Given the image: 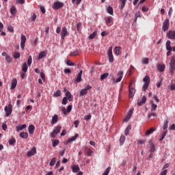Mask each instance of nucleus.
Segmentation results:
<instances>
[{
	"label": "nucleus",
	"instance_id": "nucleus-1",
	"mask_svg": "<svg viewBox=\"0 0 175 175\" xmlns=\"http://www.w3.org/2000/svg\"><path fill=\"white\" fill-rule=\"evenodd\" d=\"M31 64L32 56L29 55L27 59V62H25L22 66V71L23 72V73H27V71L28 70V66H31Z\"/></svg>",
	"mask_w": 175,
	"mask_h": 175
},
{
	"label": "nucleus",
	"instance_id": "nucleus-2",
	"mask_svg": "<svg viewBox=\"0 0 175 175\" xmlns=\"http://www.w3.org/2000/svg\"><path fill=\"white\" fill-rule=\"evenodd\" d=\"M143 81L144 82V86H143V90L146 91L147 88H148V85H150V77L146 75L144 78Z\"/></svg>",
	"mask_w": 175,
	"mask_h": 175
},
{
	"label": "nucleus",
	"instance_id": "nucleus-3",
	"mask_svg": "<svg viewBox=\"0 0 175 175\" xmlns=\"http://www.w3.org/2000/svg\"><path fill=\"white\" fill-rule=\"evenodd\" d=\"M108 59L111 64L114 62V57L113 56V46H110L108 49L107 52Z\"/></svg>",
	"mask_w": 175,
	"mask_h": 175
},
{
	"label": "nucleus",
	"instance_id": "nucleus-4",
	"mask_svg": "<svg viewBox=\"0 0 175 175\" xmlns=\"http://www.w3.org/2000/svg\"><path fill=\"white\" fill-rule=\"evenodd\" d=\"M174 70H175V58L171 59V61L170 62V75H174Z\"/></svg>",
	"mask_w": 175,
	"mask_h": 175
},
{
	"label": "nucleus",
	"instance_id": "nucleus-5",
	"mask_svg": "<svg viewBox=\"0 0 175 175\" xmlns=\"http://www.w3.org/2000/svg\"><path fill=\"white\" fill-rule=\"evenodd\" d=\"M4 110L5 111L6 117H9V116L12 114V111H13V106L12 104H9L8 106L5 107Z\"/></svg>",
	"mask_w": 175,
	"mask_h": 175
},
{
	"label": "nucleus",
	"instance_id": "nucleus-6",
	"mask_svg": "<svg viewBox=\"0 0 175 175\" xmlns=\"http://www.w3.org/2000/svg\"><path fill=\"white\" fill-rule=\"evenodd\" d=\"M61 129H62V126H56L55 129L53 130V133H51V137L52 139H54V137L57 136V134L61 132Z\"/></svg>",
	"mask_w": 175,
	"mask_h": 175
},
{
	"label": "nucleus",
	"instance_id": "nucleus-7",
	"mask_svg": "<svg viewBox=\"0 0 175 175\" xmlns=\"http://www.w3.org/2000/svg\"><path fill=\"white\" fill-rule=\"evenodd\" d=\"M92 87L90 85H86L85 89H82L80 92H79V96H84V95H87L88 94V90H91Z\"/></svg>",
	"mask_w": 175,
	"mask_h": 175
},
{
	"label": "nucleus",
	"instance_id": "nucleus-8",
	"mask_svg": "<svg viewBox=\"0 0 175 175\" xmlns=\"http://www.w3.org/2000/svg\"><path fill=\"white\" fill-rule=\"evenodd\" d=\"M53 9L54 10H58V9H61V8H64V4L62 2L56 1L53 5Z\"/></svg>",
	"mask_w": 175,
	"mask_h": 175
},
{
	"label": "nucleus",
	"instance_id": "nucleus-9",
	"mask_svg": "<svg viewBox=\"0 0 175 175\" xmlns=\"http://www.w3.org/2000/svg\"><path fill=\"white\" fill-rule=\"evenodd\" d=\"M122 75H124V72L119 71L117 74V76H119V77L116 80V78L113 79V83H120L121 80H122Z\"/></svg>",
	"mask_w": 175,
	"mask_h": 175
},
{
	"label": "nucleus",
	"instance_id": "nucleus-10",
	"mask_svg": "<svg viewBox=\"0 0 175 175\" xmlns=\"http://www.w3.org/2000/svg\"><path fill=\"white\" fill-rule=\"evenodd\" d=\"M82 75H83V70H81L79 71V72L78 73V75L77 76V78L75 80V84H77V83L81 82V80H83L82 78H81Z\"/></svg>",
	"mask_w": 175,
	"mask_h": 175
},
{
	"label": "nucleus",
	"instance_id": "nucleus-11",
	"mask_svg": "<svg viewBox=\"0 0 175 175\" xmlns=\"http://www.w3.org/2000/svg\"><path fill=\"white\" fill-rule=\"evenodd\" d=\"M129 98H133V96H135V94L136 93V90L134 88H129Z\"/></svg>",
	"mask_w": 175,
	"mask_h": 175
},
{
	"label": "nucleus",
	"instance_id": "nucleus-12",
	"mask_svg": "<svg viewBox=\"0 0 175 175\" xmlns=\"http://www.w3.org/2000/svg\"><path fill=\"white\" fill-rule=\"evenodd\" d=\"M79 137V134H75V136L72 137L71 138H68L67 139V141L64 143V144H66V146H68V144L69 143H70V142H75V140H76V139H77Z\"/></svg>",
	"mask_w": 175,
	"mask_h": 175
},
{
	"label": "nucleus",
	"instance_id": "nucleus-13",
	"mask_svg": "<svg viewBox=\"0 0 175 175\" xmlns=\"http://www.w3.org/2000/svg\"><path fill=\"white\" fill-rule=\"evenodd\" d=\"M169 19L166 18L163 25V31H164V32L169 29Z\"/></svg>",
	"mask_w": 175,
	"mask_h": 175
},
{
	"label": "nucleus",
	"instance_id": "nucleus-14",
	"mask_svg": "<svg viewBox=\"0 0 175 175\" xmlns=\"http://www.w3.org/2000/svg\"><path fill=\"white\" fill-rule=\"evenodd\" d=\"M146 102H147V97H146V96H143L142 100H138L137 105L143 106V105L146 104Z\"/></svg>",
	"mask_w": 175,
	"mask_h": 175
},
{
	"label": "nucleus",
	"instance_id": "nucleus-15",
	"mask_svg": "<svg viewBox=\"0 0 175 175\" xmlns=\"http://www.w3.org/2000/svg\"><path fill=\"white\" fill-rule=\"evenodd\" d=\"M25 42H27V37L25 36H21V47L22 50H24V47H25Z\"/></svg>",
	"mask_w": 175,
	"mask_h": 175
},
{
	"label": "nucleus",
	"instance_id": "nucleus-16",
	"mask_svg": "<svg viewBox=\"0 0 175 175\" xmlns=\"http://www.w3.org/2000/svg\"><path fill=\"white\" fill-rule=\"evenodd\" d=\"M167 38L168 39H175V31L170 30L167 33Z\"/></svg>",
	"mask_w": 175,
	"mask_h": 175
},
{
	"label": "nucleus",
	"instance_id": "nucleus-17",
	"mask_svg": "<svg viewBox=\"0 0 175 175\" xmlns=\"http://www.w3.org/2000/svg\"><path fill=\"white\" fill-rule=\"evenodd\" d=\"M66 35H68V30L66 29V27H63L61 32L62 39H65Z\"/></svg>",
	"mask_w": 175,
	"mask_h": 175
},
{
	"label": "nucleus",
	"instance_id": "nucleus-18",
	"mask_svg": "<svg viewBox=\"0 0 175 175\" xmlns=\"http://www.w3.org/2000/svg\"><path fill=\"white\" fill-rule=\"evenodd\" d=\"M36 152V147H33L31 150L27 152V157H31L33 155H35Z\"/></svg>",
	"mask_w": 175,
	"mask_h": 175
},
{
	"label": "nucleus",
	"instance_id": "nucleus-19",
	"mask_svg": "<svg viewBox=\"0 0 175 175\" xmlns=\"http://www.w3.org/2000/svg\"><path fill=\"white\" fill-rule=\"evenodd\" d=\"M73 173H77L80 172V167L78 165H74L71 167Z\"/></svg>",
	"mask_w": 175,
	"mask_h": 175
},
{
	"label": "nucleus",
	"instance_id": "nucleus-20",
	"mask_svg": "<svg viewBox=\"0 0 175 175\" xmlns=\"http://www.w3.org/2000/svg\"><path fill=\"white\" fill-rule=\"evenodd\" d=\"M47 55V52L46 51H42L39 53L38 59H42V58H44Z\"/></svg>",
	"mask_w": 175,
	"mask_h": 175
},
{
	"label": "nucleus",
	"instance_id": "nucleus-21",
	"mask_svg": "<svg viewBox=\"0 0 175 175\" xmlns=\"http://www.w3.org/2000/svg\"><path fill=\"white\" fill-rule=\"evenodd\" d=\"M16 87H17V79H12V83H11V90H14V88H16Z\"/></svg>",
	"mask_w": 175,
	"mask_h": 175
},
{
	"label": "nucleus",
	"instance_id": "nucleus-22",
	"mask_svg": "<svg viewBox=\"0 0 175 175\" xmlns=\"http://www.w3.org/2000/svg\"><path fill=\"white\" fill-rule=\"evenodd\" d=\"M58 122V115L55 114L52 118L51 124L54 125V124H57Z\"/></svg>",
	"mask_w": 175,
	"mask_h": 175
},
{
	"label": "nucleus",
	"instance_id": "nucleus-23",
	"mask_svg": "<svg viewBox=\"0 0 175 175\" xmlns=\"http://www.w3.org/2000/svg\"><path fill=\"white\" fill-rule=\"evenodd\" d=\"M66 96L67 99H68L69 102H72V100H73V97L72 96V94H70V92L67 91L66 92Z\"/></svg>",
	"mask_w": 175,
	"mask_h": 175
},
{
	"label": "nucleus",
	"instance_id": "nucleus-24",
	"mask_svg": "<svg viewBox=\"0 0 175 175\" xmlns=\"http://www.w3.org/2000/svg\"><path fill=\"white\" fill-rule=\"evenodd\" d=\"M29 133L32 135L35 132V126L33 124H30L28 128Z\"/></svg>",
	"mask_w": 175,
	"mask_h": 175
},
{
	"label": "nucleus",
	"instance_id": "nucleus-25",
	"mask_svg": "<svg viewBox=\"0 0 175 175\" xmlns=\"http://www.w3.org/2000/svg\"><path fill=\"white\" fill-rule=\"evenodd\" d=\"M27 128V124H22L21 126H16V131L20 132V131H23V129H25Z\"/></svg>",
	"mask_w": 175,
	"mask_h": 175
},
{
	"label": "nucleus",
	"instance_id": "nucleus-26",
	"mask_svg": "<svg viewBox=\"0 0 175 175\" xmlns=\"http://www.w3.org/2000/svg\"><path fill=\"white\" fill-rule=\"evenodd\" d=\"M20 137H21L22 139H28V133H25V132H21L19 134Z\"/></svg>",
	"mask_w": 175,
	"mask_h": 175
},
{
	"label": "nucleus",
	"instance_id": "nucleus-27",
	"mask_svg": "<svg viewBox=\"0 0 175 175\" xmlns=\"http://www.w3.org/2000/svg\"><path fill=\"white\" fill-rule=\"evenodd\" d=\"M155 131V128L154 127H152L150 129H148V131H146V136H148V135H151V133H152V132H154Z\"/></svg>",
	"mask_w": 175,
	"mask_h": 175
},
{
	"label": "nucleus",
	"instance_id": "nucleus-28",
	"mask_svg": "<svg viewBox=\"0 0 175 175\" xmlns=\"http://www.w3.org/2000/svg\"><path fill=\"white\" fill-rule=\"evenodd\" d=\"M121 46H116L115 47V53L116 55H121Z\"/></svg>",
	"mask_w": 175,
	"mask_h": 175
},
{
	"label": "nucleus",
	"instance_id": "nucleus-29",
	"mask_svg": "<svg viewBox=\"0 0 175 175\" xmlns=\"http://www.w3.org/2000/svg\"><path fill=\"white\" fill-rule=\"evenodd\" d=\"M107 77H109V73L108 72H105V73L101 75V76H100L101 81H103V80H106V79H107Z\"/></svg>",
	"mask_w": 175,
	"mask_h": 175
},
{
	"label": "nucleus",
	"instance_id": "nucleus-30",
	"mask_svg": "<svg viewBox=\"0 0 175 175\" xmlns=\"http://www.w3.org/2000/svg\"><path fill=\"white\" fill-rule=\"evenodd\" d=\"M150 103L152 105H151V111H154L157 110V108L158 107V106L154 103V101L151 100Z\"/></svg>",
	"mask_w": 175,
	"mask_h": 175
},
{
	"label": "nucleus",
	"instance_id": "nucleus-31",
	"mask_svg": "<svg viewBox=\"0 0 175 175\" xmlns=\"http://www.w3.org/2000/svg\"><path fill=\"white\" fill-rule=\"evenodd\" d=\"M165 64H159L158 66V70H159V72H165Z\"/></svg>",
	"mask_w": 175,
	"mask_h": 175
},
{
	"label": "nucleus",
	"instance_id": "nucleus-32",
	"mask_svg": "<svg viewBox=\"0 0 175 175\" xmlns=\"http://www.w3.org/2000/svg\"><path fill=\"white\" fill-rule=\"evenodd\" d=\"M107 13H109V14H111V16H113V14L114 13V11L113 10V8H111V6H109L107 8Z\"/></svg>",
	"mask_w": 175,
	"mask_h": 175
},
{
	"label": "nucleus",
	"instance_id": "nucleus-33",
	"mask_svg": "<svg viewBox=\"0 0 175 175\" xmlns=\"http://www.w3.org/2000/svg\"><path fill=\"white\" fill-rule=\"evenodd\" d=\"M55 162H57V158L53 157L49 163L50 166H54L55 165Z\"/></svg>",
	"mask_w": 175,
	"mask_h": 175
},
{
	"label": "nucleus",
	"instance_id": "nucleus-34",
	"mask_svg": "<svg viewBox=\"0 0 175 175\" xmlns=\"http://www.w3.org/2000/svg\"><path fill=\"white\" fill-rule=\"evenodd\" d=\"M98 35V32L96 31H94L92 34L89 36V39H94L95 36Z\"/></svg>",
	"mask_w": 175,
	"mask_h": 175
},
{
	"label": "nucleus",
	"instance_id": "nucleus-35",
	"mask_svg": "<svg viewBox=\"0 0 175 175\" xmlns=\"http://www.w3.org/2000/svg\"><path fill=\"white\" fill-rule=\"evenodd\" d=\"M166 49L167 50H172V46H170V40H167L166 42Z\"/></svg>",
	"mask_w": 175,
	"mask_h": 175
},
{
	"label": "nucleus",
	"instance_id": "nucleus-36",
	"mask_svg": "<svg viewBox=\"0 0 175 175\" xmlns=\"http://www.w3.org/2000/svg\"><path fill=\"white\" fill-rule=\"evenodd\" d=\"M124 142H125V136L122 135L120 138V144L122 146L124 144Z\"/></svg>",
	"mask_w": 175,
	"mask_h": 175
},
{
	"label": "nucleus",
	"instance_id": "nucleus-37",
	"mask_svg": "<svg viewBox=\"0 0 175 175\" xmlns=\"http://www.w3.org/2000/svg\"><path fill=\"white\" fill-rule=\"evenodd\" d=\"M131 117H132V116H131V114H127V115L126 116L125 118L123 119L124 122H128V121H129V120H131Z\"/></svg>",
	"mask_w": 175,
	"mask_h": 175
},
{
	"label": "nucleus",
	"instance_id": "nucleus-38",
	"mask_svg": "<svg viewBox=\"0 0 175 175\" xmlns=\"http://www.w3.org/2000/svg\"><path fill=\"white\" fill-rule=\"evenodd\" d=\"M58 144H59V140L58 139H55L53 142V147H57V146H58Z\"/></svg>",
	"mask_w": 175,
	"mask_h": 175
},
{
	"label": "nucleus",
	"instance_id": "nucleus-39",
	"mask_svg": "<svg viewBox=\"0 0 175 175\" xmlns=\"http://www.w3.org/2000/svg\"><path fill=\"white\" fill-rule=\"evenodd\" d=\"M53 96L55 98H57V96H61V90H58L56 92H55Z\"/></svg>",
	"mask_w": 175,
	"mask_h": 175
},
{
	"label": "nucleus",
	"instance_id": "nucleus-40",
	"mask_svg": "<svg viewBox=\"0 0 175 175\" xmlns=\"http://www.w3.org/2000/svg\"><path fill=\"white\" fill-rule=\"evenodd\" d=\"M10 12H11V14H16V7H14V5H12L11 7Z\"/></svg>",
	"mask_w": 175,
	"mask_h": 175
},
{
	"label": "nucleus",
	"instance_id": "nucleus-41",
	"mask_svg": "<svg viewBox=\"0 0 175 175\" xmlns=\"http://www.w3.org/2000/svg\"><path fill=\"white\" fill-rule=\"evenodd\" d=\"M142 62L145 65H147L150 62V59H148V57L144 58Z\"/></svg>",
	"mask_w": 175,
	"mask_h": 175
},
{
	"label": "nucleus",
	"instance_id": "nucleus-42",
	"mask_svg": "<svg viewBox=\"0 0 175 175\" xmlns=\"http://www.w3.org/2000/svg\"><path fill=\"white\" fill-rule=\"evenodd\" d=\"M5 61L8 62V64H10V62H12V57L7 55L5 57Z\"/></svg>",
	"mask_w": 175,
	"mask_h": 175
},
{
	"label": "nucleus",
	"instance_id": "nucleus-43",
	"mask_svg": "<svg viewBox=\"0 0 175 175\" xmlns=\"http://www.w3.org/2000/svg\"><path fill=\"white\" fill-rule=\"evenodd\" d=\"M111 169V167H108L106 169V171L103 174V175H109V173L110 172Z\"/></svg>",
	"mask_w": 175,
	"mask_h": 175
},
{
	"label": "nucleus",
	"instance_id": "nucleus-44",
	"mask_svg": "<svg viewBox=\"0 0 175 175\" xmlns=\"http://www.w3.org/2000/svg\"><path fill=\"white\" fill-rule=\"evenodd\" d=\"M9 143L11 146H13V144H14V143H16V139H14V137H12L11 139H10Z\"/></svg>",
	"mask_w": 175,
	"mask_h": 175
},
{
	"label": "nucleus",
	"instance_id": "nucleus-45",
	"mask_svg": "<svg viewBox=\"0 0 175 175\" xmlns=\"http://www.w3.org/2000/svg\"><path fill=\"white\" fill-rule=\"evenodd\" d=\"M169 123V121L166 120L164 123V125L163 126V129L164 131H166L167 129V124Z\"/></svg>",
	"mask_w": 175,
	"mask_h": 175
},
{
	"label": "nucleus",
	"instance_id": "nucleus-46",
	"mask_svg": "<svg viewBox=\"0 0 175 175\" xmlns=\"http://www.w3.org/2000/svg\"><path fill=\"white\" fill-rule=\"evenodd\" d=\"M66 64L68 66H74L75 63H73L72 61L70 60H67Z\"/></svg>",
	"mask_w": 175,
	"mask_h": 175
},
{
	"label": "nucleus",
	"instance_id": "nucleus-47",
	"mask_svg": "<svg viewBox=\"0 0 175 175\" xmlns=\"http://www.w3.org/2000/svg\"><path fill=\"white\" fill-rule=\"evenodd\" d=\"M19 57H20V53L15 52L14 53V59H17V58H18Z\"/></svg>",
	"mask_w": 175,
	"mask_h": 175
},
{
	"label": "nucleus",
	"instance_id": "nucleus-48",
	"mask_svg": "<svg viewBox=\"0 0 175 175\" xmlns=\"http://www.w3.org/2000/svg\"><path fill=\"white\" fill-rule=\"evenodd\" d=\"M125 3H126V1H122L120 4V9L122 10L125 7Z\"/></svg>",
	"mask_w": 175,
	"mask_h": 175
},
{
	"label": "nucleus",
	"instance_id": "nucleus-49",
	"mask_svg": "<svg viewBox=\"0 0 175 175\" xmlns=\"http://www.w3.org/2000/svg\"><path fill=\"white\" fill-rule=\"evenodd\" d=\"M62 103L63 105H66V103H68V98L64 97Z\"/></svg>",
	"mask_w": 175,
	"mask_h": 175
},
{
	"label": "nucleus",
	"instance_id": "nucleus-50",
	"mask_svg": "<svg viewBox=\"0 0 175 175\" xmlns=\"http://www.w3.org/2000/svg\"><path fill=\"white\" fill-rule=\"evenodd\" d=\"M70 57H75V55H79V51H75V52L70 53Z\"/></svg>",
	"mask_w": 175,
	"mask_h": 175
},
{
	"label": "nucleus",
	"instance_id": "nucleus-51",
	"mask_svg": "<svg viewBox=\"0 0 175 175\" xmlns=\"http://www.w3.org/2000/svg\"><path fill=\"white\" fill-rule=\"evenodd\" d=\"M150 152H155V145L150 146Z\"/></svg>",
	"mask_w": 175,
	"mask_h": 175
},
{
	"label": "nucleus",
	"instance_id": "nucleus-52",
	"mask_svg": "<svg viewBox=\"0 0 175 175\" xmlns=\"http://www.w3.org/2000/svg\"><path fill=\"white\" fill-rule=\"evenodd\" d=\"M40 77L44 81L46 80V75H44V72H41L40 73Z\"/></svg>",
	"mask_w": 175,
	"mask_h": 175
},
{
	"label": "nucleus",
	"instance_id": "nucleus-53",
	"mask_svg": "<svg viewBox=\"0 0 175 175\" xmlns=\"http://www.w3.org/2000/svg\"><path fill=\"white\" fill-rule=\"evenodd\" d=\"M40 9L43 14H44V13H46V9L42 5H40Z\"/></svg>",
	"mask_w": 175,
	"mask_h": 175
},
{
	"label": "nucleus",
	"instance_id": "nucleus-54",
	"mask_svg": "<svg viewBox=\"0 0 175 175\" xmlns=\"http://www.w3.org/2000/svg\"><path fill=\"white\" fill-rule=\"evenodd\" d=\"M80 28H81V23H78L77 25V29L79 31H80Z\"/></svg>",
	"mask_w": 175,
	"mask_h": 175
},
{
	"label": "nucleus",
	"instance_id": "nucleus-55",
	"mask_svg": "<svg viewBox=\"0 0 175 175\" xmlns=\"http://www.w3.org/2000/svg\"><path fill=\"white\" fill-rule=\"evenodd\" d=\"M64 73H66V75H68V73H72V70H70L69 68H66L64 70Z\"/></svg>",
	"mask_w": 175,
	"mask_h": 175
},
{
	"label": "nucleus",
	"instance_id": "nucleus-56",
	"mask_svg": "<svg viewBox=\"0 0 175 175\" xmlns=\"http://www.w3.org/2000/svg\"><path fill=\"white\" fill-rule=\"evenodd\" d=\"M92 152H94V151H92V150H91V149L88 150L87 154L88 155V157H91V155H92Z\"/></svg>",
	"mask_w": 175,
	"mask_h": 175
},
{
	"label": "nucleus",
	"instance_id": "nucleus-57",
	"mask_svg": "<svg viewBox=\"0 0 175 175\" xmlns=\"http://www.w3.org/2000/svg\"><path fill=\"white\" fill-rule=\"evenodd\" d=\"M8 30L9 31V32H14V29L12 26H9L8 27Z\"/></svg>",
	"mask_w": 175,
	"mask_h": 175
},
{
	"label": "nucleus",
	"instance_id": "nucleus-58",
	"mask_svg": "<svg viewBox=\"0 0 175 175\" xmlns=\"http://www.w3.org/2000/svg\"><path fill=\"white\" fill-rule=\"evenodd\" d=\"M62 111L64 114V116H66L68 111H66V109L65 107L62 108Z\"/></svg>",
	"mask_w": 175,
	"mask_h": 175
},
{
	"label": "nucleus",
	"instance_id": "nucleus-59",
	"mask_svg": "<svg viewBox=\"0 0 175 175\" xmlns=\"http://www.w3.org/2000/svg\"><path fill=\"white\" fill-rule=\"evenodd\" d=\"M72 111V105H68L67 107V113H70Z\"/></svg>",
	"mask_w": 175,
	"mask_h": 175
},
{
	"label": "nucleus",
	"instance_id": "nucleus-60",
	"mask_svg": "<svg viewBox=\"0 0 175 175\" xmlns=\"http://www.w3.org/2000/svg\"><path fill=\"white\" fill-rule=\"evenodd\" d=\"M167 174V170H164L163 172L160 173V175H166Z\"/></svg>",
	"mask_w": 175,
	"mask_h": 175
},
{
	"label": "nucleus",
	"instance_id": "nucleus-61",
	"mask_svg": "<svg viewBox=\"0 0 175 175\" xmlns=\"http://www.w3.org/2000/svg\"><path fill=\"white\" fill-rule=\"evenodd\" d=\"M105 23L106 24H110L111 23V17H108Z\"/></svg>",
	"mask_w": 175,
	"mask_h": 175
},
{
	"label": "nucleus",
	"instance_id": "nucleus-62",
	"mask_svg": "<svg viewBox=\"0 0 175 175\" xmlns=\"http://www.w3.org/2000/svg\"><path fill=\"white\" fill-rule=\"evenodd\" d=\"M85 121H88V120H91V114H89L85 117Z\"/></svg>",
	"mask_w": 175,
	"mask_h": 175
},
{
	"label": "nucleus",
	"instance_id": "nucleus-63",
	"mask_svg": "<svg viewBox=\"0 0 175 175\" xmlns=\"http://www.w3.org/2000/svg\"><path fill=\"white\" fill-rule=\"evenodd\" d=\"M170 131H175V124H172V126L170 127Z\"/></svg>",
	"mask_w": 175,
	"mask_h": 175
},
{
	"label": "nucleus",
	"instance_id": "nucleus-64",
	"mask_svg": "<svg viewBox=\"0 0 175 175\" xmlns=\"http://www.w3.org/2000/svg\"><path fill=\"white\" fill-rule=\"evenodd\" d=\"M35 20H36V15L33 14L31 16V21H35Z\"/></svg>",
	"mask_w": 175,
	"mask_h": 175
}]
</instances>
